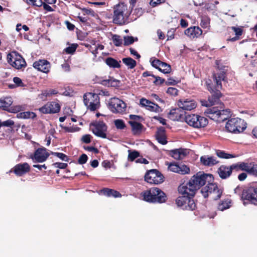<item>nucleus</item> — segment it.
Returning a JSON list of instances; mask_svg holds the SVG:
<instances>
[{
  "label": "nucleus",
  "mask_w": 257,
  "mask_h": 257,
  "mask_svg": "<svg viewBox=\"0 0 257 257\" xmlns=\"http://www.w3.org/2000/svg\"><path fill=\"white\" fill-rule=\"evenodd\" d=\"M213 180L212 174L199 172L192 176L187 182H184L180 184L179 190L183 193H186L188 190L190 195L195 196L196 191L207 182V185L202 188L200 192L204 198H207L209 194H213V199L216 200L221 197L223 190L218 187L217 184L211 182Z\"/></svg>",
  "instance_id": "f257e3e1"
},
{
  "label": "nucleus",
  "mask_w": 257,
  "mask_h": 257,
  "mask_svg": "<svg viewBox=\"0 0 257 257\" xmlns=\"http://www.w3.org/2000/svg\"><path fill=\"white\" fill-rule=\"evenodd\" d=\"M216 67L217 72L212 74V80L210 79L205 80V86L206 89L210 92L211 95L208 96V104L206 106L213 105L218 103L220 98L222 96L220 89L222 88L221 81L227 82L226 67L220 63V60H216Z\"/></svg>",
  "instance_id": "f03ea898"
},
{
  "label": "nucleus",
  "mask_w": 257,
  "mask_h": 257,
  "mask_svg": "<svg viewBox=\"0 0 257 257\" xmlns=\"http://www.w3.org/2000/svg\"><path fill=\"white\" fill-rule=\"evenodd\" d=\"M144 200L149 203H163L167 200L166 194L160 188L152 187L141 193Z\"/></svg>",
  "instance_id": "7ed1b4c3"
},
{
  "label": "nucleus",
  "mask_w": 257,
  "mask_h": 257,
  "mask_svg": "<svg viewBox=\"0 0 257 257\" xmlns=\"http://www.w3.org/2000/svg\"><path fill=\"white\" fill-rule=\"evenodd\" d=\"M130 15L131 11L128 9L127 5L124 3H119L114 6L113 22L119 25H124Z\"/></svg>",
  "instance_id": "20e7f679"
},
{
  "label": "nucleus",
  "mask_w": 257,
  "mask_h": 257,
  "mask_svg": "<svg viewBox=\"0 0 257 257\" xmlns=\"http://www.w3.org/2000/svg\"><path fill=\"white\" fill-rule=\"evenodd\" d=\"M230 111L229 109H219L218 107L214 106L207 108L204 113L206 116L219 123L223 122L230 116Z\"/></svg>",
  "instance_id": "39448f33"
},
{
  "label": "nucleus",
  "mask_w": 257,
  "mask_h": 257,
  "mask_svg": "<svg viewBox=\"0 0 257 257\" xmlns=\"http://www.w3.org/2000/svg\"><path fill=\"white\" fill-rule=\"evenodd\" d=\"M178 192L182 195L176 199V203L178 207H181L184 210H194L196 206L193 199L194 196L189 194V191L187 190L186 193H183L179 190V186L178 188Z\"/></svg>",
  "instance_id": "423d86ee"
},
{
  "label": "nucleus",
  "mask_w": 257,
  "mask_h": 257,
  "mask_svg": "<svg viewBox=\"0 0 257 257\" xmlns=\"http://www.w3.org/2000/svg\"><path fill=\"white\" fill-rule=\"evenodd\" d=\"M246 128V123L244 120L237 117L230 118L225 125V128L228 132L234 134L241 133Z\"/></svg>",
  "instance_id": "0eeeda50"
},
{
  "label": "nucleus",
  "mask_w": 257,
  "mask_h": 257,
  "mask_svg": "<svg viewBox=\"0 0 257 257\" xmlns=\"http://www.w3.org/2000/svg\"><path fill=\"white\" fill-rule=\"evenodd\" d=\"M83 101L87 109L94 111L98 109L100 106V98L98 94L87 92L83 95Z\"/></svg>",
  "instance_id": "6e6552de"
},
{
  "label": "nucleus",
  "mask_w": 257,
  "mask_h": 257,
  "mask_svg": "<svg viewBox=\"0 0 257 257\" xmlns=\"http://www.w3.org/2000/svg\"><path fill=\"white\" fill-rule=\"evenodd\" d=\"M184 119L187 124L195 128L204 127L208 123L206 118L195 114L186 115Z\"/></svg>",
  "instance_id": "1a4fd4ad"
},
{
  "label": "nucleus",
  "mask_w": 257,
  "mask_h": 257,
  "mask_svg": "<svg viewBox=\"0 0 257 257\" xmlns=\"http://www.w3.org/2000/svg\"><path fill=\"white\" fill-rule=\"evenodd\" d=\"M241 199L244 201V204L250 203L253 204H257V187L249 186L242 190Z\"/></svg>",
  "instance_id": "9d476101"
},
{
  "label": "nucleus",
  "mask_w": 257,
  "mask_h": 257,
  "mask_svg": "<svg viewBox=\"0 0 257 257\" xmlns=\"http://www.w3.org/2000/svg\"><path fill=\"white\" fill-rule=\"evenodd\" d=\"M145 180L150 184H159L164 181V177L158 170L151 169L146 173Z\"/></svg>",
  "instance_id": "9b49d317"
},
{
  "label": "nucleus",
  "mask_w": 257,
  "mask_h": 257,
  "mask_svg": "<svg viewBox=\"0 0 257 257\" xmlns=\"http://www.w3.org/2000/svg\"><path fill=\"white\" fill-rule=\"evenodd\" d=\"M8 61L13 67L17 69H24L27 65L22 56L16 52L8 55Z\"/></svg>",
  "instance_id": "f8f14e48"
},
{
  "label": "nucleus",
  "mask_w": 257,
  "mask_h": 257,
  "mask_svg": "<svg viewBox=\"0 0 257 257\" xmlns=\"http://www.w3.org/2000/svg\"><path fill=\"white\" fill-rule=\"evenodd\" d=\"M108 108L113 113H122L126 110V104L122 100L113 97L108 102Z\"/></svg>",
  "instance_id": "ddd939ff"
},
{
  "label": "nucleus",
  "mask_w": 257,
  "mask_h": 257,
  "mask_svg": "<svg viewBox=\"0 0 257 257\" xmlns=\"http://www.w3.org/2000/svg\"><path fill=\"white\" fill-rule=\"evenodd\" d=\"M91 125L93 126L92 131L96 136L103 139L107 138L106 132L107 130V126L103 121L91 123Z\"/></svg>",
  "instance_id": "4468645a"
},
{
  "label": "nucleus",
  "mask_w": 257,
  "mask_h": 257,
  "mask_svg": "<svg viewBox=\"0 0 257 257\" xmlns=\"http://www.w3.org/2000/svg\"><path fill=\"white\" fill-rule=\"evenodd\" d=\"M60 105L56 102L51 101L47 102L42 107L39 108V110L44 114L56 113L60 111Z\"/></svg>",
  "instance_id": "2eb2a0df"
},
{
  "label": "nucleus",
  "mask_w": 257,
  "mask_h": 257,
  "mask_svg": "<svg viewBox=\"0 0 257 257\" xmlns=\"http://www.w3.org/2000/svg\"><path fill=\"white\" fill-rule=\"evenodd\" d=\"M49 156L50 154L47 152L46 148H40L35 151L33 156H31V158L34 162L42 163L45 162Z\"/></svg>",
  "instance_id": "dca6fc26"
},
{
  "label": "nucleus",
  "mask_w": 257,
  "mask_h": 257,
  "mask_svg": "<svg viewBox=\"0 0 257 257\" xmlns=\"http://www.w3.org/2000/svg\"><path fill=\"white\" fill-rule=\"evenodd\" d=\"M33 66L37 70L47 74L50 71L51 65L50 62L46 59H39L33 63Z\"/></svg>",
  "instance_id": "f3484780"
},
{
  "label": "nucleus",
  "mask_w": 257,
  "mask_h": 257,
  "mask_svg": "<svg viewBox=\"0 0 257 257\" xmlns=\"http://www.w3.org/2000/svg\"><path fill=\"white\" fill-rule=\"evenodd\" d=\"M3 109L12 113H16L21 110V106H16L14 108H10L13 103L12 98L11 97H6L2 99Z\"/></svg>",
  "instance_id": "a211bd4d"
},
{
  "label": "nucleus",
  "mask_w": 257,
  "mask_h": 257,
  "mask_svg": "<svg viewBox=\"0 0 257 257\" xmlns=\"http://www.w3.org/2000/svg\"><path fill=\"white\" fill-rule=\"evenodd\" d=\"M140 105L143 107H145L147 110L150 111L155 112L162 111L161 107L157 103L152 102L145 98H142L140 99Z\"/></svg>",
  "instance_id": "6ab92c4d"
},
{
  "label": "nucleus",
  "mask_w": 257,
  "mask_h": 257,
  "mask_svg": "<svg viewBox=\"0 0 257 257\" xmlns=\"http://www.w3.org/2000/svg\"><path fill=\"white\" fill-rule=\"evenodd\" d=\"M30 171V166L27 163H20L15 165L10 171L13 172L17 176H22Z\"/></svg>",
  "instance_id": "aec40b11"
},
{
  "label": "nucleus",
  "mask_w": 257,
  "mask_h": 257,
  "mask_svg": "<svg viewBox=\"0 0 257 257\" xmlns=\"http://www.w3.org/2000/svg\"><path fill=\"white\" fill-rule=\"evenodd\" d=\"M177 104L180 108L185 110H191L196 108L197 105L195 100L188 98L179 99Z\"/></svg>",
  "instance_id": "412c9836"
},
{
  "label": "nucleus",
  "mask_w": 257,
  "mask_h": 257,
  "mask_svg": "<svg viewBox=\"0 0 257 257\" xmlns=\"http://www.w3.org/2000/svg\"><path fill=\"white\" fill-rule=\"evenodd\" d=\"M217 172L220 178L226 179L231 176L233 170L231 168V165L227 166L225 165H222L218 168Z\"/></svg>",
  "instance_id": "4be33fe9"
},
{
  "label": "nucleus",
  "mask_w": 257,
  "mask_h": 257,
  "mask_svg": "<svg viewBox=\"0 0 257 257\" xmlns=\"http://www.w3.org/2000/svg\"><path fill=\"white\" fill-rule=\"evenodd\" d=\"M200 162L203 165L207 167H211L219 163V161L217 160L216 157L208 155L201 156L200 157Z\"/></svg>",
  "instance_id": "5701e85b"
},
{
  "label": "nucleus",
  "mask_w": 257,
  "mask_h": 257,
  "mask_svg": "<svg viewBox=\"0 0 257 257\" xmlns=\"http://www.w3.org/2000/svg\"><path fill=\"white\" fill-rule=\"evenodd\" d=\"M202 34V30L198 26L191 27L185 31V34L190 38H198Z\"/></svg>",
  "instance_id": "b1692460"
},
{
  "label": "nucleus",
  "mask_w": 257,
  "mask_h": 257,
  "mask_svg": "<svg viewBox=\"0 0 257 257\" xmlns=\"http://www.w3.org/2000/svg\"><path fill=\"white\" fill-rule=\"evenodd\" d=\"M169 155L176 160L183 159L187 155V150L182 148L172 150Z\"/></svg>",
  "instance_id": "393cba45"
},
{
  "label": "nucleus",
  "mask_w": 257,
  "mask_h": 257,
  "mask_svg": "<svg viewBox=\"0 0 257 257\" xmlns=\"http://www.w3.org/2000/svg\"><path fill=\"white\" fill-rule=\"evenodd\" d=\"M181 109L179 107L170 110L168 113V118L174 121L181 120L183 118V114L181 113Z\"/></svg>",
  "instance_id": "a878e982"
},
{
  "label": "nucleus",
  "mask_w": 257,
  "mask_h": 257,
  "mask_svg": "<svg viewBox=\"0 0 257 257\" xmlns=\"http://www.w3.org/2000/svg\"><path fill=\"white\" fill-rule=\"evenodd\" d=\"M156 138L158 142L162 145H166L167 143L165 130L163 127L161 126L158 128L156 134Z\"/></svg>",
  "instance_id": "bb28decb"
},
{
  "label": "nucleus",
  "mask_w": 257,
  "mask_h": 257,
  "mask_svg": "<svg viewBox=\"0 0 257 257\" xmlns=\"http://www.w3.org/2000/svg\"><path fill=\"white\" fill-rule=\"evenodd\" d=\"M128 123L132 127V132L134 135H139L141 134L144 125L140 122L130 120Z\"/></svg>",
  "instance_id": "cd10ccee"
},
{
  "label": "nucleus",
  "mask_w": 257,
  "mask_h": 257,
  "mask_svg": "<svg viewBox=\"0 0 257 257\" xmlns=\"http://www.w3.org/2000/svg\"><path fill=\"white\" fill-rule=\"evenodd\" d=\"M100 83L105 86L119 87L120 81L113 77H109L108 79H104L101 81Z\"/></svg>",
  "instance_id": "c85d7f7f"
},
{
  "label": "nucleus",
  "mask_w": 257,
  "mask_h": 257,
  "mask_svg": "<svg viewBox=\"0 0 257 257\" xmlns=\"http://www.w3.org/2000/svg\"><path fill=\"white\" fill-rule=\"evenodd\" d=\"M101 192L107 197H120L121 194L117 191L108 188H104L101 190Z\"/></svg>",
  "instance_id": "c756f323"
},
{
  "label": "nucleus",
  "mask_w": 257,
  "mask_h": 257,
  "mask_svg": "<svg viewBox=\"0 0 257 257\" xmlns=\"http://www.w3.org/2000/svg\"><path fill=\"white\" fill-rule=\"evenodd\" d=\"M248 163L243 162H239L235 164L231 165V168L233 171L238 172L239 171L246 172L247 168L248 167Z\"/></svg>",
  "instance_id": "7c9ffc66"
},
{
  "label": "nucleus",
  "mask_w": 257,
  "mask_h": 257,
  "mask_svg": "<svg viewBox=\"0 0 257 257\" xmlns=\"http://www.w3.org/2000/svg\"><path fill=\"white\" fill-rule=\"evenodd\" d=\"M231 206V200L229 198L221 201L218 205V209L220 211H224L230 208Z\"/></svg>",
  "instance_id": "2f4dec72"
},
{
  "label": "nucleus",
  "mask_w": 257,
  "mask_h": 257,
  "mask_svg": "<svg viewBox=\"0 0 257 257\" xmlns=\"http://www.w3.org/2000/svg\"><path fill=\"white\" fill-rule=\"evenodd\" d=\"M105 63L110 67L119 68L120 67V61H117L112 57H108L105 60Z\"/></svg>",
  "instance_id": "473e14b6"
},
{
  "label": "nucleus",
  "mask_w": 257,
  "mask_h": 257,
  "mask_svg": "<svg viewBox=\"0 0 257 257\" xmlns=\"http://www.w3.org/2000/svg\"><path fill=\"white\" fill-rule=\"evenodd\" d=\"M246 172L250 175L257 177V165L254 162L248 163Z\"/></svg>",
  "instance_id": "72a5a7b5"
},
{
  "label": "nucleus",
  "mask_w": 257,
  "mask_h": 257,
  "mask_svg": "<svg viewBox=\"0 0 257 257\" xmlns=\"http://www.w3.org/2000/svg\"><path fill=\"white\" fill-rule=\"evenodd\" d=\"M122 61L131 69L134 68L137 65L136 61L131 57L124 58Z\"/></svg>",
  "instance_id": "f704fd0d"
},
{
  "label": "nucleus",
  "mask_w": 257,
  "mask_h": 257,
  "mask_svg": "<svg viewBox=\"0 0 257 257\" xmlns=\"http://www.w3.org/2000/svg\"><path fill=\"white\" fill-rule=\"evenodd\" d=\"M36 116V114L34 112L31 111H25L20 112L18 114V117L21 118H33Z\"/></svg>",
  "instance_id": "c9c22d12"
},
{
  "label": "nucleus",
  "mask_w": 257,
  "mask_h": 257,
  "mask_svg": "<svg viewBox=\"0 0 257 257\" xmlns=\"http://www.w3.org/2000/svg\"><path fill=\"white\" fill-rule=\"evenodd\" d=\"M216 154L218 157L222 159H230L235 157V156L232 154L226 153L224 151L219 150L216 151Z\"/></svg>",
  "instance_id": "e433bc0d"
},
{
  "label": "nucleus",
  "mask_w": 257,
  "mask_h": 257,
  "mask_svg": "<svg viewBox=\"0 0 257 257\" xmlns=\"http://www.w3.org/2000/svg\"><path fill=\"white\" fill-rule=\"evenodd\" d=\"M210 19L206 16L201 17L200 25L203 28H207L210 27Z\"/></svg>",
  "instance_id": "4c0bfd02"
},
{
  "label": "nucleus",
  "mask_w": 257,
  "mask_h": 257,
  "mask_svg": "<svg viewBox=\"0 0 257 257\" xmlns=\"http://www.w3.org/2000/svg\"><path fill=\"white\" fill-rule=\"evenodd\" d=\"M159 70L164 74H168L171 71V67L169 64L163 62Z\"/></svg>",
  "instance_id": "58836bf2"
},
{
  "label": "nucleus",
  "mask_w": 257,
  "mask_h": 257,
  "mask_svg": "<svg viewBox=\"0 0 257 257\" xmlns=\"http://www.w3.org/2000/svg\"><path fill=\"white\" fill-rule=\"evenodd\" d=\"M190 172V168L184 164L179 165L178 173L181 175L188 174Z\"/></svg>",
  "instance_id": "ea45409f"
},
{
  "label": "nucleus",
  "mask_w": 257,
  "mask_h": 257,
  "mask_svg": "<svg viewBox=\"0 0 257 257\" xmlns=\"http://www.w3.org/2000/svg\"><path fill=\"white\" fill-rule=\"evenodd\" d=\"M128 160L133 162L140 156V153L136 150H128Z\"/></svg>",
  "instance_id": "a19ab883"
},
{
  "label": "nucleus",
  "mask_w": 257,
  "mask_h": 257,
  "mask_svg": "<svg viewBox=\"0 0 257 257\" xmlns=\"http://www.w3.org/2000/svg\"><path fill=\"white\" fill-rule=\"evenodd\" d=\"M78 45L76 43H73L70 46L66 47L64 51L66 54H73L77 49Z\"/></svg>",
  "instance_id": "79ce46f5"
},
{
  "label": "nucleus",
  "mask_w": 257,
  "mask_h": 257,
  "mask_svg": "<svg viewBox=\"0 0 257 257\" xmlns=\"http://www.w3.org/2000/svg\"><path fill=\"white\" fill-rule=\"evenodd\" d=\"M166 165H168V169L170 171L178 173L179 168V165L178 163L175 162L167 163Z\"/></svg>",
  "instance_id": "37998d69"
},
{
  "label": "nucleus",
  "mask_w": 257,
  "mask_h": 257,
  "mask_svg": "<svg viewBox=\"0 0 257 257\" xmlns=\"http://www.w3.org/2000/svg\"><path fill=\"white\" fill-rule=\"evenodd\" d=\"M138 40V38L135 39L133 36H126L124 37V46H128L132 44L135 41Z\"/></svg>",
  "instance_id": "c03bdc74"
},
{
  "label": "nucleus",
  "mask_w": 257,
  "mask_h": 257,
  "mask_svg": "<svg viewBox=\"0 0 257 257\" xmlns=\"http://www.w3.org/2000/svg\"><path fill=\"white\" fill-rule=\"evenodd\" d=\"M115 127L119 130H123L126 127L124 121L122 119H117L114 121Z\"/></svg>",
  "instance_id": "a18cd8bd"
},
{
  "label": "nucleus",
  "mask_w": 257,
  "mask_h": 257,
  "mask_svg": "<svg viewBox=\"0 0 257 257\" xmlns=\"http://www.w3.org/2000/svg\"><path fill=\"white\" fill-rule=\"evenodd\" d=\"M151 62V65L154 68L159 70L160 69L161 65L162 64L163 62L160 61L159 59H157L156 58H152L150 60Z\"/></svg>",
  "instance_id": "49530a36"
},
{
  "label": "nucleus",
  "mask_w": 257,
  "mask_h": 257,
  "mask_svg": "<svg viewBox=\"0 0 257 257\" xmlns=\"http://www.w3.org/2000/svg\"><path fill=\"white\" fill-rule=\"evenodd\" d=\"M51 154L55 156H56L57 157L59 158L62 161H64L66 162H68L69 160V157L66 155L65 154L62 153H59V152H51Z\"/></svg>",
  "instance_id": "de8ad7c7"
},
{
  "label": "nucleus",
  "mask_w": 257,
  "mask_h": 257,
  "mask_svg": "<svg viewBox=\"0 0 257 257\" xmlns=\"http://www.w3.org/2000/svg\"><path fill=\"white\" fill-rule=\"evenodd\" d=\"M112 39L115 46H120L122 44V40L121 39L120 36L118 35H114L112 37Z\"/></svg>",
  "instance_id": "09e8293b"
},
{
  "label": "nucleus",
  "mask_w": 257,
  "mask_h": 257,
  "mask_svg": "<svg viewBox=\"0 0 257 257\" xmlns=\"http://www.w3.org/2000/svg\"><path fill=\"white\" fill-rule=\"evenodd\" d=\"M59 93V92L56 89H49L44 91L43 95L46 97H50L53 95H56Z\"/></svg>",
  "instance_id": "8fccbe9b"
},
{
  "label": "nucleus",
  "mask_w": 257,
  "mask_h": 257,
  "mask_svg": "<svg viewBox=\"0 0 257 257\" xmlns=\"http://www.w3.org/2000/svg\"><path fill=\"white\" fill-rule=\"evenodd\" d=\"M15 124L14 121L11 119H8L6 121L2 122L0 120V128L2 126H7V127H11L13 126Z\"/></svg>",
  "instance_id": "3c124183"
},
{
  "label": "nucleus",
  "mask_w": 257,
  "mask_h": 257,
  "mask_svg": "<svg viewBox=\"0 0 257 257\" xmlns=\"http://www.w3.org/2000/svg\"><path fill=\"white\" fill-rule=\"evenodd\" d=\"M87 160H88L87 156L85 154H83L79 157V158L78 160V163L79 164L83 165V164H85L87 162Z\"/></svg>",
  "instance_id": "603ef678"
},
{
  "label": "nucleus",
  "mask_w": 257,
  "mask_h": 257,
  "mask_svg": "<svg viewBox=\"0 0 257 257\" xmlns=\"http://www.w3.org/2000/svg\"><path fill=\"white\" fill-rule=\"evenodd\" d=\"M231 29L234 32L235 35L236 36L240 37L243 33V29L241 28L232 26L231 27Z\"/></svg>",
  "instance_id": "864d4df0"
},
{
  "label": "nucleus",
  "mask_w": 257,
  "mask_h": 257,
  "mask_svg": "<svg viewBox=\"0 0 257 257\" xmlns=\"http://www.w3.org/2000/svg\"><path fill=\"white\" fill-rule=\"evenodd\" d=\"M167 93L171 95L176 96L178 95V90L174 87H169L167 90Z\"/></svg>",
  "instance_id": "5fc2aeb1"
},
{
  "label": "nucleus",
  "mask_w": 257,
  "mask_h": 257,
  "mask_svg": "<svg viewBox=\"0 0 257 257\" xmlns=\"http://www.w3.org/2000/svg\"><path fill=\"white\" fill-rule=\"evenodd\" d=\"M92 137L90 135H83L81 138V141L86 144H89L91 142V139Z\"/></svg>",
  "instance_id": "6e6d98bb"
},
{
  "label": "nucleus",
  "mask_w": 257,
  "mask_h": 257,
  "mask_svg": "<svg viewBox=\"0 0 257 257\" xmlns=\"http://www.w3.org/2000/svg\"><path fill=\"white\" fill-rule=\"evenodd\" d=\"M153 78L155 79L153 82L156 85L162 84L165 81L164 79H163L159 76H156L155 75V77H153Z\"/></svg>",
  "instance_id": "4d7b16f0"
},
{
  "label": "nucleus",
  "mask_w": 257,
  "mask_h": 257,
  "mask_svg": "<svg viewBox=\"0 0 257 257\" xmlns=\"http://www.w3.org/2000/svg\"><path fill=\"white\" fill-rule=\"evenodd\" d=\"M53 165L56 168L64 169L68 166L67 164L60 162H56L53 164Z\"/></svg>",
  "instance_id": "13d9d810"
},
{
  "label": "nucleus",
  "mask_w": 257,
  "mask_h": 257,
  "mask_svg": "<svg viewBox=\"0 0 257 257\" xmlns=\"http://www.w3.org/2000/svg\"><path fill=\"white\" fill-rule=\"evenodd\" d=\"M129 118L132 119L133 121H142L144 120L142 116L135 115V114H130L129 115Z\"/></svg>",
  "instance_id": "bf43d9fd"
},
{
  "label": "nucleus",
  "mask_w": 257,
  "mask_h": 257,
  "mask_svg": "<svg viewBox=\"0 0 257 257\" xmlns=\"http://www.w3.org/2000/svg\"><path fill=\"white\" fill-rule=\"evenodd\" d=\"M166 0H151L150 4L153 7H155L157 6L164 3Z\"/></svg>",
  "instance_id": "052dcab7"
},
{
  "label": "nucleus",
  "mask_w": 257,
  "mask_h": 257,
  "mask_svg": "<svg viewBox=\"0 0 257 257\" xmlns=\"http://www.w3.org/2000/svg\"><path fill=\"white\" fill-rule=\"evenodd\" d=\"M13 81L17 86H23L24 83H23L21 78L18 77H15L13 78Z\"/></svg>",
  "instance_id": "680f3d73"
},
{
  "label": "nucleus",
  "mask_w": 257,
  "mask_h": 257,
  "mask_svg": "<svg viewBox=\"0 0 257 257\" xmlns=\"http://www.w3.org/2000/svg\"><path fill=\"white\" fill-rule=\"evenodd\" d=\"M82 11L87 15H91L92 16H94L95 13L93 10L91 9L84 8L82 9Z\"/></svg>",
  "instance_id": "e2e57ef3"
},
{
  "label": "nucleus",
  "mask_w": 257,
  "mask_h": 257,
  "mask_svg": "<svg viewBox=\"0 0 257 257\" xmlns=\"http://www.w3.org/2000/svg\"><path fill=\"white\" fill-rule=\"evenodd\" d=\"M84 149L88 151H92L94 153H98V150L94 147L91 146H87V147H84Z\"/></svg>",
  "instance_id": "0e129e2a"
},
{
  "label": "nucleus",
  "mask_w": 257,
  "mask_h": 257,
  "mask_svg": "<svg viewBox=\"0 0 257 257\" xmlns=\"http://www.w3.org/2000/svg\"><path fill=\"white\" fill-rule=\"evenodd\" d=\"M61 67L63 70L65 72H69L70 70V67L69 64L66 61L61 65Z\"/></svg>",
  "instance_id": "69168bd1"
},
{
  "label": "nucleus",
  "mask_w": 257,
  "mask_h": 257,
  "mask_svg": "<svg viewBox=\"0 0 257 257\" xmlns=\"http://www.w3.org/2000/svg\"><path fill=\"white\" fill-rule=\"evenodd\" d=\"M153 118L155 120L159 121L163 125L166 124V120L163 117H160L158 116H155L153 117Z\"/></svg>",
  "instance_id": "338daca9"
},
{
  "label": "nucleus",
  "mask_w": 257,
  "mask_h": 257,
  "mask_svg": "<svg viewBox=\"0 0 257 257\" xmlns=\"http://www.w3.org/2000/svg\"><path fill=\"white\" fill-rule=\"evenodd\" d=\"M130 51L132 55L136 57L137 59H139L141 57V55L133 48H130Z\"/></svg>",
  "instance_id": "774afa93"
}]
</instances>
